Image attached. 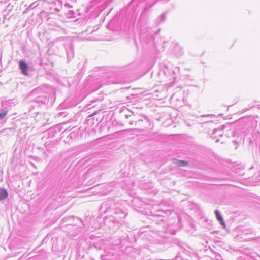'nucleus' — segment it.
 <instances>
[{
  "label": "nucleus",
  "mask_w": 260,
  "mask_h": 260,
  "mask_svg": "<svg viewBox=\"0 0 260 260\" xmlns=\"http://www.w3.org/2000/svg\"><path fill=\"white\" fill-rule=\"evenodd\" d=\"M243 233L245 235H248V234L255 235V232L254 231V230L252 228L244 229L243 231Z\"/></svg>",
  "instance_id": "f3484780"
},
{
  "label": "nucleus",
  "mask_w": 260,
  "mask_h": 260,
  "mask_svg": "<svg viewBox=\"0 0 260 260\" xmlns=\"http://www.w3.org/2000/svg\"><path fill=\"white\" fill-rule=\"evenodd\" d=\"M140 40L142 45L154 44L153 35L148 31H142L140 35Z\"/></svg>",
  "instance_id": "39448f33"
},
{
  "label": "nucleus",
  "mask_w": 260,
  "mask_h": 260,
  "mask_svg": "<svg viewBox=\"0 0 260 260\" xmlns=\"http://www.w3.org/2000/svg\"><path fill=\"white\" fill-rule=\"evenodd\" d=\"M49 131H50L49 133H53L54 132L53 129H50Z\"/></svg>",
  "instance_id": "f704fd0d"
},
{
  "label": "nucleus",
  "mask_w": 260,
  "mask_h": 260,
  "mask_svg": "<svg viewBox=\"0 0 260 260\" xmlns=\"http://www.w3.org/2000/svg\"><path fill=\"white\" fill-rule=\"evenodd\" d=\"M54 9L55 11H56V12H58L60 11V9L58 8H54Z\"/></svg>",
  "instance_id": "bb28decb"
},
{
  "label": "nucleus",
  "mask_w": 260,
  "mask_h": 260,
  "mask_svg": "<svg viewBox=\"0 0 260 260\" xmlns=\"http://www.w3.org/2000/svg\"><path fill=\"white\" fill-rule=\"evenodd\" d=\"M58 116H66L67 114H66V112L64 111V112H59L58 113Z\"/></svg>",
  "instance_id": "4be33fe9"
},
{
  "label": "nucleus",
  "mask_w": 260,
  "mask_h": 260,
  "mask_svg": "<svg viewBox=\"0 0 260 260\" xmlns=\"http://www.w3.org/2000/svg\"><path fill=\"white\" fill-rule=\"evenodd\" d=\"M166 13H164L162 14L157 19V23L158 24H159L166 20Z\"/></svg>",
  "instance_id": "dca6fc26"
},
{
  "label": "nucleus",
  "mask_w": 260,
  "mask_h": 260,
  "mask_svg": "<svg viewBox=\"0 0 260 260\" xmlns=\"http://www.w3.org/2000/svg\"><path fill=\"white\" fill-rule=\"evenodd\" d=\"M128 82V79L126 78H118L116 80L113 82L114 84H123Z\"/></svg>",
  "instance_id": "a211bd4d"
},
{
  "label": "nucleus",
  "mask_w": 260,
  "mask_h": 260,
  "mask_svg": "<svg viewBox=\"0 0 260 260\" xmlns=\"http://www.w3.org/2000/svg\"><path fill=\"white\" fill-rule=\"evenodd\" d=\"M8 111V108L6 107L3 106V108L0 109V121H3L5 118Z\"/></svg>",
  "instance_id": "9b49d317"
},
{
  "label": "nucleus",
  "mask_w": 260,
  "mask_h": 260,
  "mask_svg": "<svg viewBox=\"0 0 260 260\" xmlns=\"http://www.w3.org/2000/svg\"><path fill=\"white\" fill-rule=\"evenodd\" d=\"M225 125H222L219 128L214 129L211 135V138L212 139H215L216 142H219V137H221L223 136V130L225 128Z\"/></svg>",
  "instance_id": "423d86ee"
},
{
  "label": "nucleus",
  "mask_w": 260,
  "mask_h": 260,
  "mask_svg": "<svg viewBox=\"0 0 260 260\" xmlns=\"http://www.w3.org/2000/svg\"><path fill=\"white\" fill-rule=\"evenodd\" d=\"M77 260H84L83 257L81 258H80V256L77 258Z\"/></svg>",
  "instance_id": "2f4dec72"
},
{
  "label": "nucleus",
  "mask_w": 260,
  "mask_h": 260,
  "mask_svg": "<svg viewBox=\"0 0 260 260\" xmlns=\"http://www.w3.org/2000/svg\"><path fill=\"white\" fill-rule=\"evenodd\" d=\"M8 196L7 190L3 188L0 189V201L5 200Z\"/></svg>",
  "instance_id": "4468645a"
},
{
  "label": "nucleus",
  "mask_w": 260,
  "mask_h": 260,
  "mask_svg": "<svg viewBox=\"0 0 260 260\" xmlns=\"http://www.w3.org/2000/svg\"><path fill=\"white\" fill-rule=\"evenodd\" d=\"M176 243L177 244L178 246L181 247L180 243L178 241L176 242Z\"/></svg>",
  "instance_id": "7c9ffc66"
},
{
  "label": "nucleus",
  "mask_w": 260,
  "mask_h": 260,
  "mask_svg": "<svg viewBox=\"0 0 260 260\" xmlns=\"http://www.w3.org/2000/svg\"><path fill=\"white\" fill-rule=\"evenodd\" d=\"M210 251L212 253V258H214L216 260H220L221 258V256L220 254L214 251L211 249H210Z\"/></svg>",
  "instance_id": "2eb2a0df"
},
{
  "label": "nucleus",
  "mask_w": 260,
  "mask_h": 260,
  "mask_svg": "<svg viewBox=\"0 0 260 260\" xmlns=\"http://www.w3.org/2000/svg\"><path fill=\"white\" fill-rule=\"evenodd\" d=\"M171 51L176 56H180L183 53L182 48L177 43H175L173 45Z\"/></svg>",
  "instance_id": "1a4fd4ad"
},
{
  "label": "nucleus",
  "mask_w": 260,
  "mask_h": 260,
  "mask_svg": "<svg viewBox=\"0 0 260 260\" xmlns=\"http://www.w3.org/2000/svg\"><path fill=\"white\" fill-rule=\"evenodd\" d=\"M149 120L148 117L143 115H139L137 117H135L129 122L130 125L135 124L136 128L130 129V131H137L139 132H143L145 128L150 125Z\"/></svg>",
  "instance_id": "f03ea898"
},
{
  "label": "nucleus",
  "mask_w": 260,
  "mask_h": 260,
  "mask_svg": "<svg viewBox=\"0 0 260 260\" xmlns=\"http://www.w3.org/2000/svg\"><path fill=\"white\" fill-rule=\"evenodd\" d=\"M231 133L232 134L233 137L237 136L238 138L239 137H241L242 135L241 132L240 133L239 132V130H238V129H236L234 131L232 132Z\"/></svg>",
  "instance_id": "aec40b11"
},
{
  "label": "nucleus",
  "mask_w": 260,
  "mask_h": 260,
  "mask_svg": "<svg viewBox=\"0 0 260 260\" xmlns=\"http://www.w3.org/2000/svg\"><path fill=\"white\" fill-rule=\"evenodd\" d=\"M34 159L35 160H39L40 158L39 157H34Z\"/></svg>",
  "instance_id": "c756f323"
},
{
  "label": "nucleus",
  "mask_w": 260,
  "mask_h": 260,
  "mask_svg": "<svg viewBox=\"0 0 260 260\" xmlns=\"http://www.w3.org/2000/svg\"><path fill=\"white\" fill-rule=\"evenodd\" d=\"M18 66L19 69L20 70V72L23 75L25 76H29V71H30V67L24 60H20L19 61Z\"/></svg>",
  "instance_id": "0eeeda50"
},
{
  "label": "nucleus",
  "mask_w": 260,
  "mask_h": 260,
  "mask_svg": "<svg viewBox=\"0 0 260 260\" xmlns=\"http://www.w3.org/2000/svg\"><path fill=\"white\" fill-rule=\"evenodd\" d=\"M175 164L178 167H186L189 165L188 161L179 159H176Z\"/></svg>",
  "instance_id": "f8f14e48"
},
{
  "label": "nucleus",
  "mask_w": 260,
  "mask_h": 260,
  "mask_svg": "<svg viewBox=\"0 0 260 260\" xmlns=\"http://www.w3.org/2000/svg\"><path fill=\"white\" fill-rule=\"evenodd\" d=\"M30 10V9H28V8H26L25 10V11L23 12V14L28 13V12H29Z\"/></svg>",
  "instance_id": "393cba45"
},
{
  "label": "nucleus",
  "mask_w": 260,
  "mask_h": 260,
  "mask_svg": "<svg viewBox=\"0 0 260 260\" xmlns=\"http://www.w3.org/2000/svg\"><path fill=\"white\" fill-rule=\"evenodd\" d=\"M127 212L122 209H116L113 215L108 218V220L114 223L116 226L122 224L125 222Z\"/></svg>",
  "instance_id": "7ed1b4c3"
},
{
  "label": "nucleus",
  "mask_w": 260,
  "mask_h": 260,
  "mask_svg": "<svg viewBox=\"0 0 260 260\" xmlns=\"http://www.w3.org/2000/svg\"><path fill=\"white\" fill-rule=\"evenodd\" d=\"M232 143L234 144V145H238V142L237 140H234L232 141Z\"/></svg>",
  "instance_id": "b1692460"
},
{
  "label": "nucleus",
  "mask_w": 260,
  "mask_h": 260,
  "mask_svg": "<svg viewBox=\"0 0 260 260\" xmlns=\"http://www.w3.org/2000/svg\"><path fill=\"white\" fill-rule=\"evenodd\" d=\"M215 215L216 216V218L217 220L219 222L220 224L223 226V227L225 226V224L224 221L222 216L221 215L220 212L218 210H216L214 212Z\"/></svg>",
  "instance_id": "9d476101"
},
{
  "label": "nucleus",
  "mask_w": 260,
  "mask_h": 260,
  "mask_svg": "<svg viewBox=\"0 0 260 260\" xmlns=\"http://www.w3.org/2000/svg\"><path fill=\"white\" fill-rule=\"evenodd\" d=\"M113 22H111L109 24V25L111 26V25H112L113 24Z\"/></svg>",
  "instance_id": "c9c22d12"
},
{
  "label": "nucleus",
  "mask_w": 260,
  "mask_h": 260,
  "mask_svg": "<svg viewBox=\"0 0 260 260\" xmlns=\"http://www.w3.org/2000/svg\"><path fill=\"white\" fill-rule=\"evenodd\" d=\"M38 5L39 4L38 1L34 2L29 6V7H28V9H30V10H33L36 7H37L38 6Z\"/></svg>",
  "instance_id": "6ab92c4d"
},
{
  "label": "nucleus",
  "mask_w": 260,
  "mask_h": 260,
  "mask_svg": "<svg viewBox=\"0 0 260 260\" xmlns=\"http://www.w3.org/2000/svg\"><path fill=\"white\" fill-rule=\"evenodd\" d=\"M12 104H13L14 105H15L13 99L8 100L4 104H5L7 106H9V105H11Z\"/></svg>",
  "instance_id": "412c9836"
},
{
  "label": "nucleus",
  "mask_w": 260,
  "mask_h": 260,
  "mask_svg": "<svg viewBox=\"0 0 260 260\" xmlns=\"http://www.w3.org/2000/svg\"><path fill=\"white\" fill-rule=\"evenodd\" d=\"M47 87L40 86L31 91L28 94L30 98L34 97L32 102L34 106H41L48 103L49 94L47 93Z\"/></svg>",
  "instance_id": "f257e3e1"
},
{
  "label": "nucleus",
  "mask_w": 260,
  "mask_h": 260,
  "mask_svg": "<svg viewBox=\"0 0 260 260\" xmlns=\"http://www.w3.org/2000/svg\"><path fill=\"white\" fill-rule=\"evenodd\" d=\"M211 120H209V119H207V121H206L205 122H211Z\"/></svg>",
  "instance_id": "e433bc0d"
},
{
  "label": "nucleus",
  "mask_w": 260,
  "mask_h": 260,
  "mask_svg": "<svg viewBox=\"0 0 260 260\" xmlns=\"http://www.w3.org/2000/svg\"><path fill=\"white\" fill-rule=\"evenodd\" d=\"M215 115H212V114H208V115H203L201 116V117H215Z\"/></svg>",
  "instance_id": "5701e85b"
},
{
  "label": "nucleus",
  "mask_w": 260,
  "mask_h": 260,
  "mask_svg": "<svg viewBox=\"0 0 260 260\" xmlns=\"http://www.w3.org/2000/svg\"><path fill=\"white\" fill-rule=\"evenodd\" d=\"M67 130H65L63 131V132L62 133V134L63 135V136L66 134L67 133Z\"/></svg>",
  "instance_id": "473e14b6"
},
{
  "label": "nucleus",
  "mask_w": 260,
  "mask_h": 260,
  "mask_svg": "<svg viewBox=\"0 0 260 260\" xmlns=\"http://www.w3.org/2000/svg\"><path fill=\"white\" fill-rule=\"evenodd\" d=\"M77 136V133L73 132H71L66 138V139L64 140V142L66 143H70L71 140H72L73 139H75Z\"/></svg>",
  "instance_id": "ddd939ff"
},
{
  "label": "nucleus",
  "mask_w": 260,
  "mask_h": 260,
  "mask_svg": "<svg viewBox=\"0 0 260 260\" xmlns=\"http://www.w3.org/2000/svg\"><path fill=\"white\" fill-rule=\"evenodd\" d=\"M30 164H31V165L32 166H33L34 167H35V168L36 167H35V164H34L33 162H30Z\"/></svg>",
  "instance_id": "72a5a7b5"
},
{
  "label": "nucleus",
  "mask_w": 260,
  "mask_h": 260,
  "mask_svg": "<svg viewBox=\"0 0 260 260\" xmlns=\"http://www.w3.org/2000/svg\"><path fill=\"white\" fill-rule=\"evenodd\" d=\"M67 57L68 61L72 59L74 57V45L72 43H70L66 47Z\"/></svg>",
  "instance_id": "6e6552de"
},
{
  "label": "nucleus",
  "mask_w": 260,
  "mask_h": 260,
  "mask_svg": "<svg viewBox=\"0 0 260 260\" xmlns=\"http://www.w3.org/2000/svg\"><path fill=\"white\" fill-rule=\"evenodd\" d=\"M202 220H203V222H209V220L207 218H203L202 219ZM209 222H211V221H209Z\"/></svg>",
  "instance_id": "a878e982"
},
{
  "label": "nucleus",
  "mask_w": 260,
  "mask_h": 260,
  "mask_svg": "<svg viewBox=\"0 0 260 260\" xmlns=\"http://www.w3.org/2000/svg\"><path fill=\"white\" fill-rule=\"evenodd\" d=\"M129 88H130V87H125V88H121L120 89H121V90H124V89H128Z\"/></svg>",
  "instance_id": "c85d7f7f"
},
{
  "label": "nucleus",
  "mask_w": 260,
  "mask_h": 260,
  "mask_svg": "<svg viewBox=\"0 0 260 260\" xmlns=\"http://www.w3.org/2000/svg\"><path fill=\"white\" fill-rule=\"evenodd\" d=\"M64 104H63H63H60V105L59 106L58 108H59V109H61V108L64 106Z\"/></svg>",
  "instance_id": "cd10ccee"
},
{
  "label": "nucleus",
  "mask_w": 260,
  "mask_h": 260,
  "mask_svg": "<svg viewBox=\"0 0 260 260\" xmlns=\"http://www.w3.org/2000/svg\"><path fill=\"white\" fill-rule=\"evenodd\" d=\"M211 120H209V119H207V121H206L205 122H211Z\"/></svg>",
  "instance_id": "4c0bfd02"
},
{
  "label": "nucleus",
  "mask_w": 260,
  "mask_h": 260,
  "mask_svg": "<svg viewBox=\"0 0 260 260\" xmlns=\"http://www.w3.org/2000/svg\"><path fill=\"white\" fill-rule=\"evenodd\" d=\"M104 117V112L102 110L95 111L87 117L85 124L90 127L94 125H98L102 121Z\"/></svg>",
  "instance_id": "20e7f679"
},
{
  "label": "nucleus",
  "mask_w": 260,
  "mask_h": 260,
  "mask_svg": "<svg viewBox=\"0 0 260 260\" xmlns=\"http://www.w3.org/2000/svg\"><path fill=\"white\" fill-rule=\"evenodd\" d=\"M65 6L70 7V5L67 3L65 4Z\"/></svg>",
  "instance_id": "58836bf2"
}]
</instances>
